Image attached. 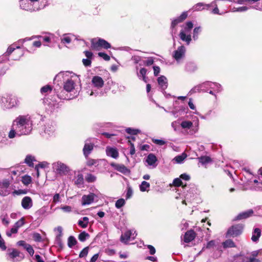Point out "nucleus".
<instances>
[{
	"label": "nucleus",
	"instance_id": "nucleus-1",
	"mask_svg": "<svg viewBox=\"0 0 262 262\" xmlns=\"http://www.w3.org/2000/svg\"><path fill=\"white\" fill-rule=\"evenodd\" d=\"M62 77L64 80L63 90L57 94L60 99L70 100L78 95V86L80 85V79L78 75L70 71L60 72L56 77Z\"/></svg>",
	"mask_w": 262,
	"mask_h": 262
},
{
	"label": "nucleus",
	"instance_id": "nucleus-2",
	"mask_svg": "<svg viewBox=\"0 0 262 262\" xmlns=\"http://www.w3.org/2000/svg\"><path fill=\"white\" fill-rule=\"evenodd\" d=\"M32 130V121L28 115H19L12 124L8 133V138L13 139L16 137L30 134Z\"/></svg>",
	"mask_w": 262,
	"mask_h": 262
},
{
	"label": "nucleus",
	"instance_id": "nucleus-3",
	"mask_svg": "<svg viewBox=\"0 0 262 262\" xmlns=\"http://www.w3.org/2000/svg\"><path fill=\"white\" fill-rule=\"evenodd\" d=\"M193 27V25L191 21H187L185 25L183 26V29L180 32L179 37L180 39L185 42L187 45H189L191 41L190 33Z\"/></svg>",
	"mask_w": 262,
	"mask_h": 262
},
{
	"label": "nucleus",
	"instance_id": "nucleus-4",
	"mask_svg": "<svg viewBox=\"0 0 262 262\" xmlns=\"http://www.w3.org/2000/svg\"><path fill=\"white\" fill-rule=\"evenodd\" d=\"M2 106L4 109H10L17 105V98L12 95L3 97L1 100Z\"/></svg>",
	"mask_w": 262,
	"mask_h": 262
},
{
	"label": "nucleus",
	"instance_id": "nucleus-5",
	"mask_svg": "<svg viewBox=\"0 0 262 262\" xmlns=\"http://www.w3.org/2000/svg\"><path fill=\"white\" fill-rule=\"evenodd\" d=\"M52 166L55 172L59 176H66L71 171L68 166L60 161L53 163Z\"/></svg>",
	"mask_w": 262,
	"mask_h": 262
},
{
	"label": "nucleus",
	"instance_id": "nucleus-6",
	"mask_svg": "<svg viewBox=\"0 0 262 262\" xmlns=\"http://www.w3.org/2000/svg\"><path fill=\"white\" fill-rule=\"evenodd\" d=\"M205 85H209L210 89H213L217 93H220L222 91V87L220 84L216 82H212L210 81H206L199 85L194 87L191 90L190 92L193 93L200 92V90L204 87Z\"/></svg>",
	"mask_w": 262,
	"mask_h": 262
},
{
	"label": "nucleus",
	"instance_id": "nucleus-7",
	"mask_svg": "<svg viewBox=\"0 0 262 262\" xmlns=\"http://www.w3.org/2000/svg\"><path fill=\"white\" fill-rule=\"evenodd\" d=\"M244 225L241 224H236L230 227L226 233L227 237H234L241 235L243 232Z\"/></svg>",
	"mask_w": 262,
	"mask_h": 262
},
{
	"label": "nucleus",
	"instance_id": "nucleus-8",
	"mask_svg": "<svg viewBox=\"0 0 262 262\" xmlns=\"http://www.w3.org/2000/svg\"><path fill=\"white\" fill-rule=\"evenodd\" d=\"M92 47L94 48H98V47H101L105 49H107L111 48V45L107 41L103 39L99 38L92 39L91 40Z\"/></svg>",
	"mask_w": 262,
	"mask_h": 262
},
{
	"label": "nucleus",
	"instance_id": "nucleus-9",
	"mask_svg": "<svg viewBox=\"0 0 262 262\" xmlns=\"http://www.w3.org/2000/svg\"><path fill=\"white\" fill-rule=\"evenodd\" d=\"M19 5L21 9L26 11L30 12L38 11V7L33 6L29 0H20Z\"/></svg>",
	"mask_w": 262,
	"mask_h": 262
},
{
	"label": "nucleus",
	"instance_id": "nucleus-10",
	"mask_svg": "<svg viewBox=\"0 0 262 262\" xmlns=\"http://www.w3.org/2000/svg\"><path fill=\"white\" fill-rule=\"evenodd\" d=\"M43 129L46 135L52 136L56 130V124L53 121H49L44 125Z\"/></svg>",
	"mask_w": 262,
	"mask_h": 262
},
{
	"label": "nucleus",
	"instance_id": "nucleus-11",
	"mask_svg": "<svg viewBox=\"0 0 262 262\" xmlns=\"http://www.w3.org/2000/svg\"><path fill=\"white\" fill-rule=\"evenodd\" d=\"M185 47L184 46H181L173 52L172 57L179 63L181 59L185 57Z\"/></svg>",
	"mask_w": 262,
	"mask_h": 262
},
{
	"label": "nucleus",
	"instance_id": "nucleus-12",
	"mask_svg": "<svg viewBox=\"0 0 262 262\" xmlns=\"http://www.w3.org/2000/svg\"><path fill=\"white\" fill-rule=\"evenodd\" d=\"M137 235L136 231L132 230H127L120 237V241L124 244H127L130 239H134Z\"/></svg>",
	"mask_w": 262,
	"mask_h": 262
},
{
	"label": "nucleus",
	"instance_id": "nucleus-13",
	"mask_svg": "<svg viewBox=\"0 0 262 262\" xmlns=\"http://www.w3.org/2000/svg\"><path fill=\"white\" fill-rule=\"evenodd\" d=\"M96 198H97V196L94 193H90L87 195L84 194L81 198V205L85 206L91 204Z\"/></svg>",
	"mask_w": 262,
	"mask_h": 262
},
{
	"label": "nucleus",
	"instance_id": "nucleus-14",
	"mask_svg": "<svg viewBox=\"0 0 262 262\" xmlns=\"http://www.w3.org/2000/svg\"><path fill=\"white\" fill-rule=\"evenodd\" d=\"M188 16L187 12H183L181 15L177 17V18L174 19L172 20L171 28V33L172 34L176 33V30H174L175 27L183 21L185 20Z\"/></svg>",
	"mask_w": 262,
	"mask_h": 262
},
{
	"label": "nucleus",
	"instance_id": "nucleus-15",
	"mask_svg": "<svg viewBox=\"0 0 262 262\" xmlns=\"http://www.w3.org/2000/svg\"><path fill=\"white\" fill-rule=\"evenodd\" d=\"M45 103L46 110L48 113H52L54 112L56 109L58 108V104L53 101H50L48 99L43 100Z\"/></svg>",
	"mask_w": 262,
	"mask_h": 262
},
{
	"label": "nucleus",
	"instance_id": "nucleus-16",
	"mask_svg": "<svg viewBox=\"0 0 262 262\" xmlns=\"http://www.w3.org/2000/svg\"><path fill=\"white\" fill-rule=\"evenodd\" d=\"M21 205L25 210L30 209L33 206V201L32 199L28 196L24 197L21 200Z\"/></svg>",
	"mask_w": 262,
	"mask_h": 262
},
{
	"label": "nucleus",
	"instance_id": "nucleus-17",
	"mask_svg": "<svg viewBox=\"0 0 262 262\" xmlns=\"http://www.w3.org/2000/svg\"><path fill=\"white\" fill-rule=\"evenodd\" d=\"M92 83L94 88L99 89L103 86L104 81L101 77L95 76L93 77Z\"/></svg>",
	"mask_w": 262,
	"mask_h": 262
},
{
	"label": "nucleus",
	"instance_id": "nucleus-18",
	"mask_svg": "<svg viewBox=\"0 0 262 262\" xmlns=\"http://www.w3.org/2000/svg\"><path fill=\"white\" fill-rule=\"evenodd\" d=\"M157 81L161 90L164 91L168 86L167 79L166 77L164 76H161L158 77ZM163 93L164 94H166L165 92H163Z\"/></svg>",
	"mask_w": 262,
	"mask_h": 262
},
{
	"label": "nucleus",
	"instance_id": "nucleus-19",
	"mask_svg": "<svg viewBox=\"0 0 262 262\" xmlns=\"http://www.w3.org/2000/svg\"><path fill=\"white\" fill-rule=\"evenodd\" d=\"M146 161L152 168H155L157 166V158L154 154H149L146 158Z\"/></svg>",
	"mask_w": 262,
	"mask_h": 262
},
{
	"label": "nucleus",
	"instance_id": "nucleus-20",
	"mask_svg": "<svg viewBox=\"0 0 262 262\" xmlns=\"http://www.w3.org/2000/svg\"><path fill=\"white\" fill-rule=\"evenodd\" d=\"M89 140H86L83 148V154L85 157L88 156L94 148V144L89 142Z\"/></svg>",
	"mask_w": 262,
	"mask_h": 262
},
{
	"label": "nucleus",
	"instance_id": "nucleus-21",
	"mask_svg": "<svg viewBox=\"0 0 262 262\" xmlns=\"http://www.w3.org/2000/svg\"><path fill=\"white\" fill-rule=\"evenodd\" d=\"M253 214V211L252 209H249L247 211L242 212L239 213L235 218V220H241L243 219H246Z\"/></svg>",
	"mask_w": 262,
	"mask_h": 262
},
{
	"label": "nucleus",
	"instance_id": "nucleus-22",
	"mask_svg": "<svg viewBox=\"0 0 262 262\" xmlns=\"http://www.w3.org/2000/svg\"><path fill=\"white\" fill-rule=\"evenodd\" d=\"M106 154L107 156L116 159L119 156V153L116 148L107 146L106 148Z\"/></svg>",
	"mask_w": 262,
	"mask_h": 262
},
{
	"label": "nucleus",
	"instance_id": "nucleus-23",
	"mask_svg": "<svg viewBox=\"0 0 262 262\" xmlns=\"http://www.w3.org/2000/svg\"><path fill=\"white\" fill-rule=\"evenodd\" d=\"M195 237V232L193 230H189L185 233L184 241L185 243H189L193 240Z\"/></svg>",
	"mask_w": 262,
	"mask_h": 262
},
{
	"label": "nucleus",
	"instance_id": "nucleus-24",
	"mask_svg": "<svg viewBox=\"0 0 262 262\" xmlns=\"http://www.w3.org/2000/svg\"><path fill=\"white\" fill-rule=\"evenodd\" d=\"M112 165L116 170L123 174H126L129 172L128 169L123 164H112Z\"/></svg>",
	"mask_w": 262,
	"mask_h": 262
},
{
	"label": "nucleus",
	"instance_id": "nucleus-25",
	"mask_svg": "<svg viewBox=\"0 0 262 262\" xmlns=\"http://www.w3.org/2000/svg\"><path fill=\"white\" fill-rule=\"evenodd\" d=\"M211 7V5L205 4L203 3H199L193 7V11H199L204 9L208 10Z\"/></svg>",
	"mask_w": 262,
	"mask_h": 262
},
{
	"label": "nucleus",
	"instance_id": "nucleus-26",
	"mask_svg": "<svg viewBox=\"0 0 262 262\" xmlns=\"http://www.w3.org/2000/svg\"><path fill=\"white\" fill-rule=\"evenodd\" d=\"M74 184L78 187H81L84 184L83 176L82 173H79L75 177Z\"/></svg>",
	"mask_w": 262,
	"mask_h": 262
},
{
	"label": "nucleus",
	"instance_id": "nucleus-27",
	"mask_svg": "<svg viewBox=\"0 0 262 262\" xmlns=\"http://www.w3.org/2000/svg\"><path fill=\"white\" fill-rule=\"evenodd\" d=\"M261 236V230L258 228H255L253 229L251 240L253 242H257Z\"/></svg>",
	"mask_w": 262,
	"mask_h": 262
},
{
	"label": "nucleus",
	"instance_id": "nucleus-28",
	"mask_svg": "<svg viewBox=\"0 0 262 262\" xmlns=\"http://www.w3.org/2000/svg\"><path fill=\"white\" fill-rule=\"evenodd\" d=\"M36 161V159L34 156L31 155H27L25 159V163H26L29 166L33 167V162Z\"/></svg>",
	"mask_w": 262,
	"mask_h": 262
},
{
	"label": "nucleus",
	"instance_id": "nucleus-29",
	"mask_svg": "<svg viewBox=\"0 0 262 262\" xmlns=\"http://www.w3.org/2000/svg\"><path fill=\"white\" fill-rule=\"evenodd\" d=\"M89 218L84 216L79 220L78 225L82 228H85L88 227L89 223Z\"/></svg>",
	"mask_w": 262,
	"mask_h": 262
},
{
	"label": "nucleus",
	"instance_id": "nucleus-30",
	"mask_svg": "<svg viewBox=\"0 0 262 262\" xmlns=\"http://www.w3.org/2000/svg\"><path fill=\"white\" fill-rule=\"evenodd\" d=\"M16 49L13 45L10 46L7 51L4 54L3 57H6L5 60H3V61L9 60L8 56L14 51V50Z\"/></svg>",
	"mask_w": 262,
	"mask_h": 262
},
{
	"label": "nucleus",
	"instance_id": "nucleus-31",
	"mask_svg": "<svg viewBox=\"0 0 262 262\" xmlns=\"http://www.w3.org/2000/svg\"><path fill=\"white\" fill-rule=\"evenodd\" d=\"M8 255L10 257V258L11 259V261L15 262L16 261L15 258L19 256V252L15 249H13L11 252H10L8 253Z\"/></svg>",
	"mask_w": 262,
	"mask_h": 262
},
{
	"label": "nucleus",
	"instance_id": "nucleus-32",
	"mask_svg": "<svg viewBox=\"0 0 262 262\" xmlns=\"http://www.w3.org/2000/svg\"><path fill=\"white\" fill-rule=\"evenodd\" d=\"M112 124L110 123H97L94 124V127L95 129L99 128H107L111 127Z\"/></svg>",
	"mask_w": 262,
	"mask_h": 262
},
{
	"label": "nucleus",
	"instance_id": "nucleus-33",
	"mask_svg": "<svg viewBox=\"0 0 262 262\" xmlns=\"http://www.w3.org/2000/svg\"><path fill=\"white\" fill-rule=\"evenodd\" d=\"M187 155L185 153H183L181 155H178L173 158L172 161H175L176 163L181 164L183 162L184 160L186 158Z\"/></svg>",
	"mask_w": 262,
	"mask_h": 262
},
{
	"label": "nucleus",
	"instance_id": "nucleus-34",
	"mask_svg": "<svg viewBox=\"0 0 262 262\" xmlns=\"http://www.w3.org/2000/svg\"><path fill=\"white\" fill-rule=\"evenodd\" d=\"M150 187V184L148 182L143 181L140 185V190L142 192L148 191Z\"/></svg>",
	"mask_w": 262,
	"mask_h": 262
},
{
	"label": "nucleus",
	"instance_id": "nucleus-35",
	"mask_svg": "<svg viewBox=\"0 0 262 262\" xmlns=\"http://www.w3.org/2000/svg\"><path fill=\"white\" fill-rule=\"evenodd\" d=\"M224 248H233L235 247V244L231 239H227L223 243Z\"/></svg>",
	"mask_w": 262,
	"mask_h": 262
},
{
	"label": "nucleus",
	"instance_id": "nucleus-36",
	"mask_svg": "<svg viewBox=\"0 0 262 262\" xmlns=\"http://www.w3.org/2000/svg\"><path fill=\"white\" fill-rule=\"evenodd\" d=\"M96 179V177L91 173H88L85 177V181L88 183H93Z\"/></svg>",
	"mask_w": 262,
	"mask_h": 262
},
{
	"label": "nucleus",
	"instance_id": "nucleus-37",
	"mask_svg": "<svg viewBox=\"0 0 262 262\" xmlns=\"http://www.w3.org/2000/svg\"><path fill=\"white\" fill-rule=\"evenodd\" d=\"M245 172V176L248 177V180L247 181V182H251V178L253 177V173L250 171V170L248 168H244L243 169Z\"/></svg>",
	"mask_w": 262,
	"mask_h": 262
},
{
	"label": "nucleus",
	"instance_id": "nucleus-38",
	"mask_svg": "<svg viewBox=\"0 0 262 262\" xmlns=\"http://www.w3.org/2000/svg\"><path fill=\"white\" fill-rule=\"evenodd\" d=\"M194 194L192 196L190 193H188L186 194L185 199L184 201H183L182 203L185 205H187V202L192 203L194 199Z\"/></svg>",
	"mask_w": 262,
	"mask_h": 262
},
{
	"label": "nucleus",
	"instance_id": "nucleus-39",
	"mask_svg": "<svg viewBox=\"0 0 262 262\" xmlns=\"http://www.w3.org/2000/svg\"><path fill=\"white\" fill-rule=\"evenodd\" d=\"M133 194V190L132 187L129 185H127L126 192V199H130Z\"/></svg>",
	"mask_w": 262,
	"mask_h": 262
},
{
	"label": "nucleus",
	"instance_id": "nucleus-40",
	"mask_svg": "<svg viewBox=\"0 0 262 262\" xmlns=\"http://www.w3.org/2000/svg\"><path fill=\"white\" fill-rule=\"evenodd\" d=\"M76 239L74 236H70L68 238V245L70 248H72L74 246H75L76 244Z\"/></svg>",
	"mask_w": 262,
	"mask_h": 262
},
{
	"label": "nucleus",
	"instance_id": "nucleus-41",
	"mask_svg": "<svg viewBox=\"0 0 262 262\" xmlns=\"http://www.w3.org/2000/svg\"><path fill=\"white\" fill-rule=\"evenodd\" d=\"M196 69L195 64L193 62H188L186 65V70L189 72H193Z\"/></svg>",
	"mask_w": 262,
	"mask_h": 262
},
{
	"label": "nucleus",
	"instance_id": "nucleus-42",
	"mask_svg": "<svg viewBox=\"0 0 262 262\" xmlns=\"http://www.w3.org/2000/svg\"><path fill=\"white\" fill-rule=\"evenodd\" d=\"M89 234L85 231L81 232L78 235V239L81 242H84L89 237Z\"/></svg>",
	"mask_w": 262,
	"mask_h": 262
},
{
	"label": "nucleus",
	"instance_id": "nucleus-43",
	"mask_svg": "<svg viewBox=\"0 0 262 262\" xmlns=\"http://www.w3.org/2000/svg\"><path fill=\"white\" fill-rule=\"evenodd\" d=\"M192 123L190 121H184L181 123V126L183 128L189 129L192 126Z\"/></svg>",
	"mask_w": 262,
	"mask_h": 262
},
{
	"label": "nucleus",
	"instance_id": "nucleus-44",
	"mask_svg": "<svg viewBox=\"0 0 262 262\" xmlns=\"http://www.w3.org/2000/svg\"><path fill=\"white\" fill-rule=\"evenodd\" d=\"M125 204V201L123 199L118 200L115 203V207L117 209H120Z\"/></svg>",
	"mask_w": 262,
	"mask_h": 262
},
{
	"label": "nucleus",
	"instance_id": "nucleus-45",
	"mask_svg": "<svg viewBox=\"0 0 262 262\" xmlns=\"http://www.w3.org/2000/svg\"><path fill=\"white\" fill-rule=\"evenodd\" d=\"M30 39H28L27 38L23 39H19L17 42H14L12 45L14 46V47L16 49H19L20 47V46L24 43V42L26 40H28Z\"/></svg>",
	"mask_w": 262,
	"mask_h": 262
},
{
	"label": "nucleus",
	"instance_id": "nucleus-46",
	"mask_svg": "<svg viewBox=\"0 0 262 262\" xmlns=\"http://www.w3.org/2000/svg\"><path fill=\"white\" fill-rule=\"evenodd\" d=\"M125 131L127 133L133 135H137L140 132L139 129H133L129 127L126 128Z\"/></svg>",
	"mask_w": 262,
	"mask_h": 262
},
{
	"label": "nucleus",
	"instance_id": "nucleus-47",
	"mask_svg": "<svg viewBox=\"0 0 262 262\" xmlns=\"http://www.w3.org/2000/svg\"><path fill=\"white\" fill-rule=\"evenodd\" d=\"M146 70L145 68H141L140 70L139 73H138V76L139 77H142V80H144L145 82L146 81L145 80V75L146 74Z\"/></svg>",
	"mask_w": 262,
	"mask_h": 262
},
{
	"label": "nucleus",
	"instance_id": "nucleus-48",
	"mask_svg": "<svg viewBox=\"0 0 262 262\" xmlns=\"http://www.w3.org/2000/svg\"><path fill=\"white\" fill-rule=\"evenodd\" d=\"M10 190L9 189L0 187V195L5 196L10 194Z\"/></svg>",
	"mask_w": 262,
	"mask_h": 262
},
{
	"label": "nucleus",
	"instance_id": "nucleus-49",
	"mask_svg": "<svg viewBox=\"0 0 262 262\" xmlns=\"http://www.w3.org/2000/svg\"><path fill=\"white\" fill-rule=\"evenodd\" d=\"M51 90V86L49 85H47L41 88L40 92L42 94H44L46 93H48V92H50Z\"/></svg>",
	"mask_w": 262,
	"mask_h": 262
},
{
	"label": "nucleus",
	"instance_id": "nucleus-50",
	"mask_svg": "<svg viewBox=\"0 0 262 262\" xmlns=\"http://www.w3.org/2000/svg\"><path fill=\"white\" fill-rule=\"evenodd\" d=\"M31 177L29 176H25L23 177L22 182L24 184L28 185L31 182Z\"/></svg>",
	"mask_w": 262,
	"mask_h": 262
},
{
	"label": "nucleus",
	"instance_id": "nucleus-51",
	"mask_svg": "<svg viewBox=\"0 0 262 262\" xmlns=\"http://www.w3.org/2000/svg\"><path fill=\"white\" fill-rule=\"evenodd\" d=\"M89 248L86 247L82 249V250L80 252L79 257L80 258H83L87 256L89 253Z\"/></svg>",
	"mask_w": 262,
	"mask_h": 262
},
{
	"label": "nucleus",
	"instance_id": "nucleus-52",
	"mask_svg": "<svg viewBox=\"0 0 262 262\" xmlns=\"http://www.w3.org/2000/svg\"><path fill=\"white\" fill-rule=\"evenodd\" d=\"M25 224V219L24 217H21L20 220H19L17 222H16L14 226L18 229L19 228L22 227Z\"/></svg>",
	"mask_w": 262,
	"mask_h": 262
},
{
	"label": "nucleus",
	"instance_id": "nucleus-53",
	"mask_svg": "<svg viewBox=\"0 0 262 262\" xmlns=\"http://www.w3.org/2000/svg\"><path fill=\"white\" fill-rule=\"evenodd\" d=\"M210 161V158L209 157H201L199 158V162L202 164H205Z\"/></svg>",
	"mask_w": 262,
	"mask_h": 262
},
{
	"label": "nucleus",
	"instance_id": "nucleus-54",
	"mask_svg": "<svg viewBox=\"0 0 262 262\" xmlns=\"http://www.w3.org/2000/svg\"><path fill=\"white\" fill-rule=\"evenodd\" d=\"M10 182L8 180H4L2 182H0V187L6 188L9 189Z\"/></svg>",
	"mask_w": 262,
	"mask_h": 262
},
{
	"label": "nucleus",
	"instance_id": "nucleus-55",
	"mask_svg": "<svg viewBox=\"0 0 262 262\" xmlns=\"http://www.w3.org/2000/svg\"><path fill=\"white\" fill-rule=\"evenodd\" d=\"M33 239L37 242H40L42 241V237L41 235L38 233H34L33 234Z\"/></svg>",
	"mask_w": 262,
	"mask_h": 262
},
{
	"label": "nucleus",
	"instance_id": "nucleus-56",
	"mask_svg": "<svg viewBox=\"0 0 262 262\" xmlns=\"http://www.w3.org/2000/svg\"><path fill=\"white\" fill-rule=\"evenodd\" d=\"M173 184L174 186L177 187H179L180 186H182L183 187H184L183 183L180 178L174 179L173 181Z\"/></svg>",
	"mask_w": 262,
	"mask_h": 262
},
{
	"label": "nucleus",
	"instance_id": "nucleus-57",
	"mask_svg": "<svg viewBox=\"0 0 262 262\" xmlns=\"http://www.w3.org/2000/svg\"><path fill=\"white\" fill-rule=\"evenodd\" d=\"M152 142L157 144V145H160V146H162L164 144H166V141H165L164 140H161V139H153L152 140Z\"/></svg>",
	"mask_w": 262,
	"mask_h": 262
},
{
	"label": "nucleus",
	"instance_id": "nucleus-58",
	"mask_svg": "<svg viewBox=\"0 0 262 262\" xmlns=\"http://www.w3.org/2000/svg\"><path fill=\"white\" fill-rule=\"evenodd\" d=\"M18 231V229L14 226L10 231H7L6 234L8 236H11L12 234L16 233Z\"/></svg>",
	"mask_w": 262,
	"mask_h": 262
},
{
	"label": "nucleus",
	"instance_id": "nucleus-59",
	"mask_svg": "<svg viewBox=\"0 0 262 262\" xmlns=\"http://www.w3.org/2000/svg\"><path fill=\"white\" fill-rule=\"evenodd\" d=\"M98 55L99 57L103 58L106 61H108L110 59V56L105 53L99 52Z\"/></svg>",
	"mask_w": 262,
	"mask_h": 262
},
{
	"label": "nucleus",
	"instance_id": "nucleus-60",
	"mask_svg": "<svg viewBox=\"0 0 262 262\" xmlns=\"http://www.w3.org/2000/svg\"><path fill=\"white\" fill-rule=\"evenodd\" d=\"M154 63V59L152 57H149L146 60L143 61L144 64L149 66L153 64Z\"/></svg>",
	"mask_w": 262,
	"mask_h": 262
},
{
	"label": "nucleus",
	"instance_id": "nucleus-61",
	"mask_svg": "<svg viewBox=\"0 0 262 262\" xmlns=\"http://www.w3.org/2000/svg\"><path fill=\"white\" fill-rule=\"evenodd\" d=\"M39 0H29V1L32 4L33 6H36L38 7V11L41 9V5L39 3Z\"/></svg>",
	"mask_w": 262,
	"mask_h": 262
},
{
	"label": "nucleus",
	"instance_id": "nucleus-62",
	"mask_svg": "<svg viewBox=\"0 0 262 262\" xmlns=\"http://www.w3.org/2000/svg\"><path fill=\"white\" fill-rule=\"evenodd\" d=\"M25 249L30 254V255L32 256L33 255L34 251L32 247L29 244V245L26 247Z\"/></svg>",
	"mask_w": 262,
	"mask_h": 262
},
{
	"label": "nucleus",
	"instance_id": "nucleus-63",
	"mask_svg": "<svg viewBox=\"0 0 262 262\" xmlns=\"http://www.w3.org/2000/svg\"><path fill=\"white\" fill-rule=\"evenodd\" d=\"M146 246H147V248L149 250L150 254L154 255V254H155V253H156V249L154 248V247H153L152 246L150 245H146Z\"/></svg>",
	"mask_w": 262,
	"mask_h": 262
},
{
	"label": "nucleus",
	"instance_id": "nucleus-64",
	"mask_svg": "<svg viewBox=\"0 0 262 262\" xmlns=\"http://www.w3.org/2000/svg\"><path fill=\"white\" fill-rule=\"evenodd\" d=\"M71 41V38L68 36H64L61 39V42H62L63 43H70Z\"/></svg>",
	"mask_w": 262,
	"mask_h": 262
}]
</instances>
